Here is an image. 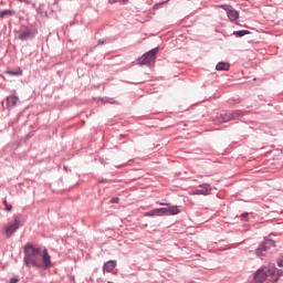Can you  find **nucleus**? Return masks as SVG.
I'll return each mask as SVG.
<instances>
[{
	"label": "nucleus",
	"instance_id": "nucleus-1",
	"mask_svg": "<svg viewBox=\"0 0 283 283\" xmlns=\"http://www.w3.org/2000/svg\"><path fill=\"white\" fill-rule=\"evenodd\" d=\"M24 264L25 266L48 271V269H52V258L48 249L41 250L31 243H27L24 245Z\"/></svg>",
	"mask_w": 283,
	"mask_h": 283
},
{
	"label": "nucleus",
	"instance_id": "nucleus-2",
	"mask_svg": "<svg viewBox=\"0 0 283 283\" xmlns=\"http://www.w3.org/2000/svg\"><path fill=\"white\" fill-rule=\"evenodd\" d=\"M273 275H277V277L273 281V283H275L280 280V270H277L276 268L263 266L255 272L254 282H266V277H273Z\"/></svg>",
	"mask_w": 283,
	"mask_h": 283
},
{
	"label": "nucleus",
	"instance_id": "nucleus-3",
	"mask_svg": "<svg viewBox=\"0 0 283 283\" xmlns=\"http://www.w3.org/2000/svg\"><path fill=\"white\" fill-rule=\"evenodd\" d=\"M27 219L25 217L18 214L14 216L13 220L4 224V235L6 238H12L15 231H19L23 224H25Z\"/></svg>",
	"mask_w": 283,
	"mask_h": 283
},
{
	"label": "nucleus",
	"instance_id": "nucleus-4",
	"mask_svg": "<svg viewBox=\"0 0 283 283\" xmlns=\"http://www.w3.org/2000/svg\"><path fill=\"white\" fill-rule=\"evenodd\" d=\"M160 51L159 48H155L146 52L142 57L138 59L139 65H151L156 61V54Z\"/></svg>",
	"mask_w": 283,
	"mask_h": 283
},
{
	"label": "nucleus",
	"instance_id": "nucleus-5",
	"mask_svg": "<svg viewBox=\"0 0 283 283\" xmlns=\"http://www.w3.org/2000/svg\"><path fill=\"white\" fill-rule=\"evenodd\" d=\"M34 36H36V30L28 27H22L18 32V39H20V41H28V39H34Z\"/></svg>",
	"mask_w": 283,
	"mask_h": 283
},
{
	"label": "nucleus",
	"instance_id": "nucleus-6",
	"mask_svg": "<svg viewBox=\"0 0 283 283\" xmlns=\"http://www.w3.org/2000/svg\"><path fill=\"white\" fill-rule=\"evenodd\" d=\"M219 8H222V10L227 12L228 19L230 21H238V19H240V13L235 9H233V7L229 4H221L219 6Z\"/></svg>",
	"mask_w": 283,
	"mask_h": 283
},
{
	"label": "nucleus",
	"instance_id": "nucleus-7",
	"mask_svg": "<svg viewBox=\"0 0 283 283\" xmlns=\"http://www.w3.org/2000/svg\"><path fill=\"white\" fill-rule=\"evenodd\" d=\"M200 189L190 191V196H209L211 193V186L209 184H202Z\"/></svg>",
	"mask_w": 283,
	"mask_h": 283
},
{
	"label": "nucleus",
	"instance_id": "nucleus-8",
	"mask_svg": "<svg viewBox=\"0 0 283 283\" xmlns=\"http://www.w3.org/2000/svg\"><path fill=\"white\" fill-rule=\"evenodd\" d=\"M180 209L176 206H169L165 208H157L150 211V213H180Z\"/></svg>",
	"mask_w": 283,
	"mask_h": 283
},
{
	"label": "nucleus",
	"instance_id": "nucleus-9",
	"mask_svg": "<svg viewBox=\"0 0 283 283\" xmlns=\"http://www.w3.org/2000/svg\"><path fill=\"white\" fill-rule=\"evenodd\" d=\"M241 116H244V113L242 111H235L233 113H227L223 115V122L229 123V120H238V118H241Z\"/></svg>",
	"mask_w": 283,
	"mask_h": 283
},
{
	"label": "nucleus",
	"instance_id": "nucleus-10",
	"mask_svg": "<svg viewBox=\"0 0 283 283\" xmlns=\"http://www.w3.org/2000/svg\"><path fill=\"white\" fill-rule=\"evenodd\" d=\"M17 103H19V97L17 95H9L7 97V107L8 109L12 107H17Z\"/></svg>",
	"mask_w": 283,
	"mask_h": 283
},
{
	"label": "nucleus",
	"instance_id": "nucleus-11",
	"mask_svg": "<svg viewBox=\"0 0 283 283\" xmlns=\"http://www.w3.org/2000/svg\"><path fill=\"white\" fill-rule=\"evenodd\" d=\"M271 247V241H266L265 243H263L262 245H260L258 249H256V255H264V252L265 251H269Z\"/></svg>",
	"mask_w": 283,
	"mask_h": 283
},
{
	"label": "nucleus",
	"instance_id": "nucleus-12",
	"mask_svg": "<svg viewBox=\"0 0 283 283\" xmlns=\"http://www.w3.org/2000/svg\"><path fill=\"white\" fill-rule=\"evenodd\" d=\"M229 67H231V65L229 63L219 62L216 66V71L217 72H229Z\"/></svg>",
	"mask_w": 283,
	"mask_h": 283
},
{
	"label": "nucleus",
	"instance_id": "nucleus-13",
	"mask_svg": "<svg viewBox=\"0 0 283 283\" xmlns=\"http://www.w3.org/2000/svg\"><path fill=\"white\" fill-rule=\"evenodd\" d=\"M14 14V11L10 9H4L0 12V19H6V17H12Z\"/></svg>",
	"mask_w": 283,
	"mask_h": 283
},
{
	"label": "nucleus",
	"instance_id": "nucleus-14",
	"mask_svg": "<svg viewBox=\"0 0 283 283\" xmlns=\"http://www.w3.org/2000/svg\"><path fill=\"white\" fill-rule=\"evenodd\" d=\"M10 76H23V70L17 69L15 71H8Z\"/></svg>",
	"mask_w": 283,
	"mask_h": 283
},
{
	"label": "nucleus",
	"instance_id": "nucleus-15",
	"mask_svg": "<svg viewBox=\"0 0 283 283\" xmlns=\"http://www.w3.org/2000/svg\"><path fill=\"white\" fill-rule=\"evenodd\" d=\"M235 36H245V34H251L249 30H240L234 32Z\"/></svg>",
	"mask_w": 283,
	"mask_h": 283
},
{
	"label": "nucleus",
	"instance_id": "nucleus-16",
	"mask_svg": "<svg viewBox=\"0 0 283 283\" xmlns=\"http://www.w3.org/2000/svg\"><path fill=\"white\" fill-rule=\"evenodd\" d=\"M114 269H116V261H108L107 271H114Z\"/></svg>",
	"mask_w": 283,
	"mask_h": 283
},
{
	"label": "nucleus",
	"instance_id": "nucleus-17",
	"mask_svg": "<svg viewBox=\"0 0 283 283\" xmlns=\"http://www.w3.org/2000/svg\"><path fill=\"white\" fill-rule=\"evenodd\" d=\"M118 202H120V198H118V197H114L111 199L112 205H118Z\"/></svg>",
	"mask_w": 283,
	"mask_h": 283
},
{
	"label": "nucleus",
	"instance_id": "nucleus-18",
	"mask_svg": "<svg viewBox=\"0 0 283 283\" xmlns=\"http://www.w3.org/2000/svg\"><path fill=\"white\" fill-rule=\"evenodd\" d=\"M107 103H111L112 105H120V103L114 98H108Z\"/></svg>",
	"mask_w": 283,
	"mask_h": 283
},
{
	"label": "nucleus",
	"instance_id": "nucleus-19",
	"mask_svg": "<svg viewBox=\"0 0 283 283\" xmlns=\"http://www.w3.org/2000/svg\"><path fill=\"white\" fill-rule=\"evenodd\" d=\"M6 211H12V206L8 205V201H4Z\"/></svg>",
	"mask_w": 283,
	"mask_h": 283
},
{
	"label": "nucleus",
	"instance_id": "nucleus-20",
	"mask_svg": "<svg viewBox=\"0 0 283 283\" xmlns=\"http://www.w3.org/2000/svg\"><path fill=\"white\" fill-rule=\"evenodd\" d=\"M103 270H104V272L107 271V262L104 263Z\"/></svg>",
	"mask_w": 283,
	"mask_h": 283
},
{
	"label": "nucleus",
	"instance_id": "nucleus-21",
	"mask_svg": "<svg viewBox=\"0 0 283 283\" xmlns=\"http://www.w3.org/2000/svg\"><path fill=\"white\" fill-rule=\"evenodd\" d=\"M109 3H116V0H109Z\"/></svg>",
	"mask_w": 283,
	"mask_h": 283
},
{
	"label": "nucleus",
	"instance_id": "nucleus-22",
	"mask_svg": "<svg viewBox=\"0 0 283 283\" xmlns=\"http://www.w3.org/2000/svg\"><path fill=\"white\" fill-rule=\"evenodd\" d=\"M245 217H247V213L241 216V218H245Z\"/></svg>",
	"mask_w": 283,
	"mask_h": 283
},
{
	"label": "nucleus",
	"instance_id": "nucleus-23",
	"mask_svg": "<svg viewBox=\"0 0 283 283\" xmlns=\"http://www.w3.org/2000/svg\"><path fill=\"white\" fill-rule=\"evenodd\" d=\"M120 1H123V3H125V1H127V0H120Z\"/></svg>",
	"mask_w": 283,
	"mask_h": 283
},
{
	"label": "nucleus",
	"instance_id": "nucleus-24",
	"mask_svg": "<svg viewBox=\"0 0 283 283\" xmlns=\"http://www.w3.org/2000/svg\"><path fill=\"white\" fill-rule=\"evenodd\" d=\"M279 266H282V263H279Z\"/></svg>",
	"mask_w": 283,
	"mask_h": 283
}]
</instances>
